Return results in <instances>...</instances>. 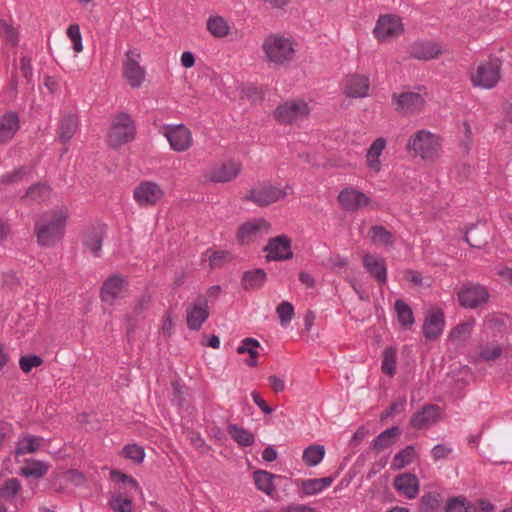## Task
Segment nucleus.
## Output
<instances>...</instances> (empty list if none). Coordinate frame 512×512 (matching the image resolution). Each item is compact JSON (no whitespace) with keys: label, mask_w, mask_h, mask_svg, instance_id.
<instances>
[{"label":"nucleus","mask_w":512,"mask_h":512,"mask_svg":"<svg viewBox=\"0 0 512 512\" xmlns=\"http://www.w3.org/2000/svg\"><path fill=\"white\" fill-rule=\"evenodd\" d=\"M0 30L4 33L7 41L11 43L12 46H17L19 43V32L18 30L6 20H0Z\"/></svg>","instance_id":"864d4df0"},{"label":"nucleus","mask_w":512,"mask_h":512,"mask_svg":"<svg viewBox=\"0 0 512 512\" xmlns=\"http://www.w3.org/2000/svg\"><path fill=\"white\" fill-rule=\"evenodd\" d=\"M310 112L308 104L302 99L286 101L274 111V117L280 124H293L303 119Z\"/></svg>","instance_id":"0eeeda50"},{"label":"nucleus","mask_w":512,"mask_h":512,"mask_svg":"<svg viewBox=\"0 0 512 512\" xmlns=\"http://www.w3.org/2000/svg\"><path fill=\"white\" fill-rule=\"evenodd\" d=\"M136 126L129 114L120 112L115 115L108 132V142L117 148L135 138Z\"/></svg>","instance_id":"7ed1b4c3"},{"label":"nucleus","mask_w":512,"mask_h":512,"mask_svg":"<svg viewBox=\"0 0 512 512\" xmlns=\"http://www.w3.org/2000/svg\"><path fill=\"white\" fill-rule=\"evenodd\" d=\"M408 53L414 59L427 61L438 57L441 50L437 43L418 42L409 47Z\"/></svg>","instance_id":"b1692460"},{"label":"nucleus","mask_w":512,"mask_h":512,"mask_svg":"<svg viewBox=\"0 0 512 512\" xmlns=\"http://www.w3.org/2000/svg\"><path fill=\"white\" fill-rule=\"evenodd\" d=\"M407 150L423 160H433L440 151L439 138L427 130H419L409 138Z\"/></svg>","instance_id":"f03ea898"},{"label":"nucleus","mask_w":512,"mask_h":512,"mask_svg":"<svg viewBox=\"0 0 512 512\" xmlns=\"http://www.w3.org/2000/svg\"><path fill=\"white\" fill-rule=\"evenodd\" d=\"M263 49L269 60L277 64L291 60L294 53L292 43L279 36L267 37L263 43Z\"/></svg>","instance_id":"6e6552de"},{"label":"nucleus","mask_w":512,"mask_h":512,"mask_svg":"<svg viewBox=\"0 0 512 512\" xmlns=\"http://www.w3.org/2000/svg\"><path fill=\"white\" fill-rule=\"evenodd\" d=\"M267 278L264 269L257 268L251 271H246L242 277V287L245 290L257 289L263 286Z\"/></svg>","instance_id":"2f4dec72"},{"label":"nucleus","mask_w":512,"mask_h":512,"mask_svg":"<svg viewBox=\"0 0 512 512\" xmlns=\"http://www.w3.org/2000/svg\"><path fill=\"white\" fill-rule=\"evenodd\" d=\"M439 418L440 407L435 404H428L412 415L410 424L415 429H423L436 423Z\"/></svg>","instance_id":"6ab92c4d"},{"label":"nucleus","mask_w":512,"mask_h":512,"mask_svg":"<svg viewBox=\"0 0 512 512\" xmlns=\"http://www.w3.org/2000/svg\"><path fill=\"white\" fill-rule=\"evenodd\" d=\"M128 285V280L121 274H114L108 277L102 284L100 297L103 302H113L121 297L124 287Z\"/></svg>","instance_id":"f3484780"},{"label":"nucleus","mask_w":512,"mask_h":512,"mask_svg":"<svg viewBox=\"0 0 512 512\" xmlns=\"http://www.w3.org/2000/svg\"><path fill=\"white\" fill-rule=\"evenodd\" d=\"M276 313L279 317L281 326L286 327L294 316V307L290 302L283 301L277 306Z\"/></svg>","instance_id":"3c124183"},{"label":"nucleus","mask_w":512,"mask_h":512,"mask_svg":"<svg viewBox=\"0 0 512 512\" xmlns=\"http://www.w3.org/2000/svg\"><path fill=\"white\" fill-rule=\"evenodd\" d=\"M110 508L115 512H131L132 501L123 497L122 493L114 494L109 501Z\"/></svg>","instance_id":"8fccbe9b"},{"label":"nucleus","mask_w":512,"mask_h":512,"mask_svg":"<svg viewBox=\"0 0 512 512\" xmlns=\"http://www.w3.org/2000/svg\"><path fill=\"white\" fill-rule=\"evenodd\" d=\"M164 195L161 187L152 181H142L134 189V200L142 207L155 205Z\"/></svg>","instance_id":"9b49d317"},{"label":"nucleus","mask_w":512,"mask_h":512,"mask_svg":"<svg viewBox=\"0 0 512 512\" xmlns=\"http://www.w3.org/2000/svg\"><path fill=\"white\" fill-rule=\"evenodd\" d=\"M280 512H315V510L307 505L295 504L281 509Z\"/></svg>","instance_id":"774afa93"},{"label":"nucleus","mask_w":512,"mask_h":512,"mask_svg":"<svg viewBox=\"0 0 512 512\" xmlns=\"http://www.w3.org/2000/svg\"><path fill=\"white\" fill-rule=\"evenodd\" d=\"M444 314L442 310L435 309L431 311L425 319L423 324V334L426 339H437L443 331L444 327Z\"/></svg>","instance_id":"aec40b11"},{"label":"nucleus","mask_w":512,"mask_h":512,"mask_svg":"<svg viewBox=\"0 0 512 512\" xmlns=\"http://www.w3.org/2000/svg\"><path fill=\"white\" fill-rule=\"evenodd\" d=\"M501 354L502 347L500 345H487L480 348L479 357L484 361H493L499 358Z\"/></svg>","instance_id":"bf43d9fd"},{"label":"nucleus","mask_w":512,"mask_h":512,"mask_svg":"<svg viewBox=\"0 0 512 512\" xmlns=\"http://www.w3.org/2000/svg\"><path fill=\"white\" fill-rule=\"evenodd\" d=\"M368 237L375 246L392 247L395 243L393 234L382 225H374L368 231Z\"/></svg>","instance_id":"c756f323"},{"label":"nucleus","mask_w":512,"mask_h":512,"mask_svg":"<svg viewBox=\"0 0 512 512\" xmlns=\"http://www.w3.org/2000/svg\"><path fill=\"white\" fill-rule=\"evenodd\" d=\"M122 456L132 460L134 463L139 464L144 460L145 451L142 446L137 444H127L121 452Z\"/></svg>","instance_id":"de8ad7c7"},{"label":"nucleus","mask_w":512,"mask_h":512,"mask_svg":"<svg viewBox=\"0 0 512 512\" xmlns=\"http://www.w3.org/2000/svg\"><path fill=\"white\" fill-rule=\"evenodd\" d=\"M369 90V78L364 75H351L345 82V93L348 97H365Z\"/></svg>","instance_id":"393cba45"},{"label":"nucleus","mask_w":512,"mask_h":512,"mask_svg":"<svg viewBox=\"0 0 512 512\" xmlns=\"http://www.w3.org/2000/svg\"><path fill=\"white\" fill-rule=\"evenodd\" d=\"M466 242L474 248H482L488 243V235L484 226L473 225L465 236Z\"/></svg>","instance_id":"c9c22d12"},{"label":"nucleus","mask_w":512,"mask_h":512,"mask_svg":"<svg viewBox=\"0 0 512 512\" xmlns=\"http://www.w3.org/2000/svg\"><path fill=\"white\" fill-rule=\"evenodd\" d=\"M149 299L147 297H142L137 304L134 307L133 313L129 316H127V321L129 323H132L133 321H136L139 316H141L144 308L148 304Z\"/></svg>","instance_id":"69168bd1"},{"label":"nucleus","mask_w":512,"mask_h":512,"mask_svg":"<svg viewBox=\"0 0 512 512\" xmlns=\"http://www.w3.org/2000/svg\"><path fill=\"white\" fill-rule=\"evenodd\" d=\"M50 194V188L44 183H37L28 188L24 198H29L34 201H42Z\"/></svg>","instance_id":"09e8293b"},{"label":"nucleus","mask_w":512,"mask_h":512,"mask_svg":"<svg viewBox=\"0 0 512 512\" xmlns=\"http://www.w3.org/2000/svg\"><path fill=\"white\" fill-rule=\"evenodd\" d=\"M260 347V342L254 338H245L241 345L237 348L238 354H249V358L245 361L249 367L257 366V357L259 352L256 348Z\"/></svg>","instance_id":"f704fd0d"},{"label":"nucleus","mask_w":512,"mask_h":512,"mask_svg":"<svg viewBox=\"0 0 512 512\" xmlns=\"http://www.w3.org/2000/svg\"><path fill=\"white\" fill-rule=\"evenodd\" d=\"M42 363L43 359L34 354L22 356L19 360V366L24 373H29L33 368L40 366Z\"/></svg>","instance_id":"5fc2aeb1"},{"label":"nucleus","mask_w":512,"mask_h":512,"mask_svg":"<svg viewBox=\"0 0 512 512\" xmlns=\"http://www.w3.org/2000/svg\"><path fill=\"white\" fill-rule=\"evenodd\" d=\"M68 213L66 209H52L35 222L34 232L41 247H53L64 236Z\"/></svg>","instance_id":"f257e3e1"},{"label":"nucleus","mask_w":512,"mask_h":512,"mask_svg":"<svg viewBox=\"0 0 512 512\" xmlns=\"http://www.w3.org/2000/svg\"><path fill=\"white\" fill-rule=\"evenodd\" d=\"M31 172V168L28 167V166H21L17 169H15L14 171L10 172V173H6L4 176H3V179L2 181L4 183H17V182H20L22 180H24V178L29 175Z\"/></svg>","instance_id":"6e6d98bb"},{"label":"nucleus","mask_w":512,"mask_h":512,"mask_svg":"<svg viewBox=\"0 0 512 512\" xmlns=\"http://www.w3.org/2000/svg\"><path fill=\"white\" fill-rule=\"evenodd\" d=\"M442 503V497L437 492H426L420 499V507L423 512H437Z\"/></svg>","instance_id":"49530a36"},{"label":"nucleus","mask_w":512,"mask_h":512,"mask_svg":"<svg viewBox=\"0 0 512 512\" xmlns=\"http://www.w3.org/2000/svg\"><path fill=\"white\" fill-rule=\"evenodd\" d=\"M452 451V448L447 447L444 444H438L433 447L431 454L434 461H439L448 458Z\"/></svg>","instance_id":"0e129e2a"},{"label":"nucleus","mask_w":512,"mask_h":512,"mask_svg":"<svg viewBox=\"0 0 512 512\" xmlns=\"http://www.w3.org/2000/svg\"><path fill=\"white\" fill-rule=\"evenodd\" d=\"M396 356H397V350L396 348L390 346L385 348L383 351L382 356V365L381 370L384 374H387L389 376H394L396 373Z\"/></svg>","instance_id":"c03bdc74"},{"label":"nucleus","mask_w":512,"mask_h":512,"mask_svg":"<svg viewBox=\"0 0 512 512\" xmlns=\"http://www.w3.org/2000/svg\"><path fill=\"white\" fill-rule=\"evenodd\" d=\"M242 171V164L229 160L221 165L213 167L209 172V180L214 183H226L234 180Z\"/></svg>","instance_id":"4468645a"},{"label":"nucleus","mask_w":512,"mask_h":512,"mask_svg":"<svg viewBox=\"0 0 512 512\" xmlns=\"http://www.w3.org/2000/svg\"><path fill=\"white\" fill-rule=\"evenodd\" d=\"M26 465L20 469V475L24 477H34L40 479L44 477L49 469V465L36 459H28Z\"/></svg>","instance_id":"7c9ffc66"},{"label":"nucleus","mask_w":512,"mask_h":512,"mask_svg":"<svg viewBox=\"0 0 512 512\" xmlns=\"http://www.w3.org/2000/svg\"><path fill=\"white\" fill-rule=\"evenodd\" d=\"M263 250L268 252L266 256L268 261H283L293 258L291 240L283 234L269 239Z\"/></svg>","instance_id":"ddd939ff"},{"label":"nucleus","mask_w":512,"mask_h":512,"mask_svg":"<svg viewBox=\"0 0 512 512\" xmlns=\"http://www.w3.org/2000/svg\"><path fill=\"white\" fill-rule=\"evenodd\" d=\"M79 127V119L76 114H64L58 123V139L61 143H68Z\"/></svg>","instance_id":"5701e85b"},{"label":"nucleus","mask_w":512,"mask_h":512,"mask_svg":"<svg viewBox=\"0 0 512 512\" xmlns=\"http://www.w3.org/2000/svg\"><path fill=\"white\" fill-rule=\"evenodd\" d=\"M457 297L461 307L477 309L489 301L490 293L484 285L469 282L461 285Z\"/></svg>","instance_id":"423d86ee"},{"label":"nucleus","mask_w":512,"mask_h":512,"mask_svg":"<svg viewBox=\"0 0 512 512\" xmlns=\"http://www.w3.org/2000/svg\"><path fill=\"white\" fill-rule=\"evenodd\" d=\"M269 224L264 219H258L242 224L237 232V239L240 244H248L254 240L262 228H268Z\"/></svg>","instance_id":"a878e982"},{"label":"nucleus","mask_w":512,"mask_h":512,"mask_svg":"<svg viewBox=\"0 0 512 512\" xmlns=\"http://www.w3.org/2000/svg\"><path fill=\"white\" fill-rule=\"evenodd\" d=\"M500 71V59L490 58L477 66L475 72L471 74V81L476 87L491 89L498 84L501 77Z\"/></svg>","instance_id":"39448f33"},{"label":"nucleus","mask_w":512,"mask_h":512,"mask_svg":"<svg viewBox=\"0 0 512 512\" xmlns=\"http://www.w3.org/2000/svg\"><path fill=\"white\" fill-rule=\"evenodd\" d=\"M473 325L474 320L460 323L450 332V338L453 340H465L470 335Z\"/></svg>","instance_id":"603ef678"},{"label":"nucleus","mask_w":512,"mask_h":512,"mask_svg":"<svg viewBox=\"0 0 512 512\" xmlns=\"http://www.w3.org/2000/svg\"><path fill=\"white\" fill-rule=\"evenodd\" d=\"M416 455L414 446L408 445L400 450L393 458L391 468L393 470H400L410 464Z\"/></svg>","instance_id":"37998d69"},{"label":"nucleus","mask_w":512,"mask_h":512,"mask_svg":"<svg viewBox=\"0 0 512 512\" xmlns=\"http://www.w3.org/2000/svg\"><path fill=\"white\" fill-rule=\"evenodd\" d=\"M125 57L123 62V75L133 88H138L145 79V69L141 67L137 61L140 57V53L137 50H128L125 53Z\"/></svg>","instance_id":"9d476101"},{"label":"nucleus","mask_w":512,"mask_h":512,"mask_svg":"<svg viewBox=\"0 0 512 512\" xmlns=\"http://www.w3.org/2000/svg\"><path fill=\"white\" fill-rule=\"evenodd\" d=\"M445 512H476V508L465 497L456 496L447 501Z\"/></svg>","instance_id":"a18cd8bd"},{"label":"nucleus","mask_w":512,"mask_h":512,"mask_svg":"<svg viewBox=\"0 0 512 512\" xmlns=\"http://www.w3.org/2000/svg\"><path fill=\"white\" fill-rule=\"evenodd\" d=\"M325 455V448L323 445L315 444L308 446L303 452V462L309 466L318 465Z\"/></svg>","instance_id":"ea45409f"},{"label":"nucleus","mask_w":512,"mask_h":512,"mask_svg":"<svg viewBox=\"0 0 512 512\" xmlns=\"http://www.w3.org/2000/svg\"><path fill=\"white\" fill-rule=\"evenodd\" d=\"M19 117L16 112L8 111L0 116V143L10 141L19 130Z\"/></svg>","instance_id":"412c9836"},{"label":"nucleus","mask_w":512,"mask_h":512,"mask_svg":"<svg viewBox=\"0 0 512 512\" xmlns=\"http://www.w3.org/2000/svg\"><path fill=\"white\" fill-rule=\"evenodd\" d=\"M302 490L306 495H314L322 491L319 478L308 479L302 482Z\"/></svg>","instance_id":"680f3d73"},{"label":"nucleus","mask_w":512,"mask_h":512,"mask_svg":"<svg viewBox=\"0 0 512 512\" xmlns=\"http://www.w3.org/2000/svg\"><path fill=\"white\" fill-rule=\"evenodd\" d=\"M43 438L34 435H27L17 442L16 455L35 453L39 450Z\"/></svg>","instance_id":"4c0bfd02"},{"label":"nucleus","mask_w":512,"mask_h":512,"mask_svg":"<svg viewBox=\"0 0 512 512\" xmlns=\"http://www.w3.org/2000/svg\"><path fill=\"white\" fill-rule=\"evenodd\" d=\"M394 487L407 498L413 499L419 491V480L412 473H404L395 477Z\"/></svg>","instance_id":"4be33fe9"},{"label":"nucleus","mask_w":512,"mask_h":512,"mask_svg":"<svg viewBox=\"0 0 512 512\" xmlns=\"http://www.w3.org/2000/svg\"><path fill=\"white\" fill-rule=\"evenodd\" d=\"M164 130V135L174 151L184 152L191 147L192 135L184 124L167 125Z\"/></svg>","instance_id":"1a4fd4ad"},{"label":"nucleus","mask_w":512,"mask_h":512,"mask_svg":"<svg viewBox=\"0 0 512 512\" xmlns=\"http://www.w3.org/2000/svg\"><path fill=\"white\" fill-rule=\"evenodd\" d=\"M22 489L17 478H9L0 487V500L11 502Z\"/></svg>","instance_id":"79ce46f5"},{"label":"nucleus","mask_w":512,"mask_h":512,"mask_svg":"<svg viewBox=\"0 0 512 512\" xmlns=\"http://www.w3.org/2000/svg\"><path fill=\"white\" fill-rule=\"evenodd\" d=\"M207 30L216 38H223L230 32L226 20L221 16H213L207 20Z\"/></svg>","instance_id":"a19ab883"},{"label":"nucleus","mask_w":512,"mask_h":512,"mask_svg":"<svg viewBox=\"0 0 512 512\" xmlns=\"http://www.w3.org/2000/svg\"><path fill=\"white\" fill-rule=\"evenodd\" d=\"M251 397H252L254 403L259 407V409L264 414L268 415L273 412V409L266 403V401L256 391H253L251 393Z\"/></svg>","instance_id":"338daca9"},{"label":"nucleus","mask_w":512,"mask_h":512,"mask_svg":"<svg viewBox=\"0 0 512 512\" xmlns=\"http://www.w3.org/2000/svg\"><path fill=\"white\" fill-rule=\"evenodd\" d=\"M363 266L379 283L383 284L387 280V269L384 259L372 254H366L363 257Z\"/></svg>","instance_id":"bb28decb"},{"label":"nucleus","mask_w":512,"mask_h":512,"mask_svg":"<svg viewBox=\"0 0 512 512\" xmlns=\"http://www.w3.org/2000/svg\"><path fill=\"white\" fill-rule=\"evenodd\" d=\"M105 236L104 227H92L87 230L83 237V245L86 249L90 250L95 257L99 256L102 248V242Z\"/></svg>","instance_id":"cd10ccee"},{"label":"nucleus","mask_w":512,"mask_h":512,"mask_svg":"<svg viewBox=\"0 0 512 512\" xmlns=\"http://www.w3.org/2000/svg\"><path fill=\"white\" fill-rule=\"evenodd\" d=\"M227 432L238 445L243 447L251 446L255 441V437L250 431L237 424H229Z\"/></svg>","instance_id":"72a5a7b5"},{"label":"nucleus","mask_w":512,"mask_h":512,"mask_svg":"<svg viewBox=\"0 0 512 512\" xmlns=\"http://www.w3.org/2000/svg\"><path fill=\"white\" fill-rule=\"evenodd\" d=\"M67 35L73 43V49L79 53L83 50L82 36L78 24H71L67 29Z\"/></svg>","instance_id":"4d7b16f0"},{"label":"nucleus","mask_w":512,"mask_h":512,"mask_svg":"<svg viewBox=\"0 0 512 512\" xmlns=\"http://www.w3.org/2000/svg\"><path fill=\"white\" fill-rule=\"evenodd\" d=\"M394 309L398 321L404 329H410L414 324V315L411 307L401 299L396 300Z\"/></svg>","instance_id":"e433bc0d"},{"label":"nucleus","mask_w":512,"mask_h":512,"mask_svg":"<svg viewBox=\"0 0 512 512\" xmlns=\"http://www.w3.org/2000/svg\"><path fill=\"white\" fill-rule=\"evenodd\" d=\"M392 100L396 105V110L403 113L420 111L425 103L424 97L415 92H403L399 95L393 94Z\"/></svg>","instance_id":"a211bd4d"},{"label":"nucleus","mask_w":512,"mask_h":512,"mask_svg":"<svg viewBox=\"0 0 512 512\" xmlns=\"http://www.w3.org/2000/svg\"><path fill=\"white\" fill-rule=\"evenodd\" d=\"M274 477L275 475L264 470H257L253 473V479L256 487L267 495H271L275 489L272 481Z\"/></svg>","instance_id":"58836bf2"},{"label":"nucleus","mask_w":512,"mask_h":512,"mask_svg":"<svg viewBox=\"0 0 512 512\" xmlns=\"http://www.w3.org/2000/svg\"><path fill=\"white\" fill-rule=\"evenodd\" d=\"M400 435L401 429L398 426L387 428L373 440L372 449L380 452L394 444Z\"/></svg>","instance_id":"c85d7f7f"},{"label":"nucleus","mask_w":512,"mask_h":512,"mask_svg":"<svg viewBox=\"0 0 512 512\" xmlns=\"http://www.w3.org/2000/svg\"><path fill=\"white\" fill-rule=\"evenodd\" d=\"M287 189H291V187L287 185L285 188H280L266 181L251 189L244 200L251 201L259 207L269 206L285 198L288 194Z\"/></svg>","instance_id":"20e7f679"},{"label":"nucleus","mask_w":512,"mask_h":512,"mask_svg":"<svg viewBox=\"0 0 512 512\" xmlns=\"http://www.w3.org/2000/svg\"><path fill=\"white\" fill-rule=\"evenodd\" d=\"M20 70H21L23 77L26 79L27 85H30L31 81H32V76H33V68L31 65V58L24 56L20 59Z\"/></svg>","instance_id":"e2e57ef3"},{"label":"nucleus","mask_w":512,"mask_h":512,"mask_svg":"<svg viewBox=\"0 0 512 512\" xmlns=\"http://www.w3.org/2000/svg\"><path fill=\"white\" fill-rule=\"evenodd\" d=\"M111 479L115 482H121L128 486L130 490H137L139 485L137 481L130 475H127L118 470H112L110 473Z\"/></svg>","instance_id":"13d9d810"},{"label":"nucleus","mask_w":512,"mask_h":512,"mask_svg":"<svg viewBox=\"0 0 512 512\" xmlns=\"http://www.w3.org/2000/svg\"><path fill=\"white\" fill-rule=\"evenodd\" d=\"M402 29L400 18L394 15H384L378 19L373 32L378 40L385 41L400 34Z\"/></svg>","instance_id":"2eb2a0df"},{"label":"nucleus","mask_w":512,"mask_h":512,"mask_svg":"<svg viewBox=\"0 0 512 512\" xmlns=\"http://www.w3.org/2000/svg\"><path fill=\"white\" fill-rule=\"evenodd\" d=\"M338 202L346 211H357L368 206L371 200L361 191L345 188L339 193Z\"/></svg>","instance_id":"dca6fc26"},{"label":"nucleus","mask_w":512,"mask_h":512,"mask_svg":"<svg viewBox=\"0 0 512 512\" xmlns=\"http://www.w3.org/2000/svg\"><path fill=\"white\" fill-rule=\"evenodd\" d=\"M386 141L384 138H377L373 141L367 151V165L370 169L378 172L380 170L379 157L385 149Z\"/></svg>","instance_id":"473e14b6"},{"label":"nucleus","mask_w":512,"mask_h":512,"mask_svg":"<svg viewBox=\"0 0 512 512\" xmlns=\"http://www.w3.org/2000/svg\"><path fill=\"white\" fill-rule=\"evenodd\" d=\"M186 312L188 328L193 331H198L209 317V308L206 296L199 295L187 308Z\"/></svg>","instance_id":"f8f14e48"},{"label":"nucleus","mask_w":512,"mask_h":512,"mask_svg":"<svg viewBox=\"0 0 512 512\" xmlns=\"http://www.w3.org/2000/svg\"><path fill=\"white\" fill-rule=\"evenodd\" d=\"M406 405V397H400L396 401H394L389 409L381 414V418L385 419L388 417H392L393 415L400 413L404 410Z\"/></svg>","instance_id":"052dcab7"}]
</instances>
